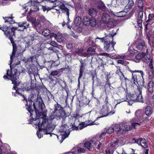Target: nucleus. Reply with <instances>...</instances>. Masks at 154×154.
Wrapping results in <instances>:
<instances>
[{
	"label": "nucleus",
	"mask_w": 154,
	"mask_h": 154,
	"mask_svg": "<svg viewBox=\"0 0 154 154\" xmlns=\"http://www.w3.org/2000/svg\"><path fill=\"white\" fill-rule=\"evenodd\" d=\"M106 133L105 132H103L101 133L99 135L98 139H99V141L104 142L105 140V136Z\"/></svg>",
	"instance_id": "nucleus-36"
},
{
	"label": "nucleus",
	"mask_w": 154,
	"mask_h": 154,
	"mask_svg": "<svg viewBox=\"0 0 154 154\" xmlns=\"http://www.w3.org/2000/svg\"><path fill=\"white\" fill-rule=\"evenodd\" d=\"M116 57L118 59H121L122 60H126V57L125 55H118Z\"/></svg>",
	"instance_id": "nucleus-59"
},
{
	"label": "nucleus",
	"mask_w": 154,
	"mask_h": 154,
	"mask_svg": "<svg viewBox=\"0 0 154 154\" xmlns=\"http://www.w3.org/2000/svg\"><path fill=\"white\" fill-rule=\"evenodd\" d=\"M87 122L88 123L86 124L87 126L88 125H97L94 123V122H93L91 120H88Z\"/></svg>",
	"instance_id": "nucleus-54"
},
{
	"label": "nucleus",
	"mask_w": 154,
	"mask_h": 154,
	"mask_svg": "<svg viewBox=\"0 0 154 154\" xmlns=\"http://www.w3.org/2000/svg\"><path fill=\"white\" fill-rule=\"evenodd\" d=\"M113 125V127L114 128V130L116 131L119 132L122 130V128L121 127L120 125L119 124H115Z\"/></svg>",
	"instance_id": "nucleus-33"
},
{
	"label": "nucleus",
	"mask_w": 154,
	"mask_h": 154,
	"mask_svg": "<svg viewBox=\"0 0 154 154\" xmlns=\"http://www.w3.org/2000/svg\"><path fill=\"white\" fill-rule=\"evenodd\" d=\"M78 126H77L75 125V123L73 124H72L71 125V128L73 130H78Z\"/></svg>",
	"instance_id": "nucleus-58"
},
{
	"label": "nucleus",
	"mask_w": 154,
	"mask_h": 154,
	"mask_svg": "<svg viewBox=\"0 0 154 154\" xmlns=\"http://www.w3.org/2000/svg\"><path fill=\"white\" fill-rule=\"evenodd\" d=\"M60 128V136L61 137L62 139H63L62 140H63L68 137L70 131L69 130L68 126L66 124L63 125H62Z\"/></svg>",
	"instance_id": "nucleus-10"
},
{
	"label": "nucleus",
	"mask_w": 154,
	"mask_h": 154,
	"mask_svg": "<svg viewBox=\"0 0 154 154\" xmlns=\"http://www.w3.org/2000/svg\"><path fill=\"white\" fill-rule=\"evenodd\" d=\"M131 142L132 143H137L139 145H140L144 148L148 149L147 142L144 138H133L131 140Z\"/></svg>",
	"instance_id": "nucleus-11"
},
{
	"label": "nucleus",
	"mask_w": 154,
	"mask_h": 154,
	"mask_svg": "<svg viewBox=\"0 0 154 154\" xmlns=\"http://www.w3.org/2000/svg\"><path fill=\"white\" fill-rule=\"evenodd\" d=\"M34 38L31 36L28 35L24 38V42L26 44L25 48H28L33 44Z\"/></svg>",
	"instance_id": "nucleus-15"
},
{
	"label": "nucleus",
	"mask_w": 154,
	"mask_h": 154,
	"mask_svg": "<svg viewBox=\"0 0 154 154\" xmlns=\"http://www.w3.org/2000/svg\"><path fill=\"white\" fill-rule=\"evenodd\" d=\"M117 63H118L121 64L125 66L128 64V62L125 61L123 60L119 59L117 61Z\"/></svg>",
	"instance_id": "nucleus-46"
},
{
	"label": "nucleus",
	"mask_w": 154,
	"mask_h": 154,
	"mask_svg": "<svg viewBox=\"0 0 154 154\" xmlns=\"http://www.w3.org/2000/svg\"><path fill=\"white\" fill-rule=\"evenodd\" d=\"M50 44L51 46L57 47L58 46V44L54 41H52L51 42Z\"/></svg>",
	"instance_id": "nucleus-56"
},
{
	"label": "nucleus",
	"mask_w": 154,
	"mask_h": 154,
	"mask_svg": "<svg viewBox=\"0 0 154 154\" xmlns=\"http://www.w3.org/2000/svg\"><path fill=\"white\" fill-rule=\"evenodd\" d=\"M135 115V117L132 121H135L137 122L140 123L141 125V123L140 121L142 120L143 115V112L141 110H138L136 111Z\"/></svg>",
	"instance_id": "nucleus-14"
},
{
	"label": "nucleus",
	"mask_w": 154,
	"mask_h": 154,
	"mask_svg": "<svg viewBox=\"0 0 154 154\" xmlns=\"http://www.w3.org/2000/svg\"><path fill=\"white\" fill-rule=\"evenodd\" d=\"M54 112L58 114L60 117L62 118L65 115V112L63 111V108L57 103L54 105Z\"/></svg>",
	"instance_id": "nucleus-13"
},
{
	"label": "nucleus",
	"mask_w": 154,
	"mask_h": 154,
	"mask_svg": "<svg viewBox=\"0 0 154 154\" xmlns=\"http://www.w3.org/2000/svg\"><path fill=\"white\" fill-rule=\"evenodd\" d=\"M87 126V125L85 124V122H82V124H80L78 125V130L82 129L83 128Z\"/></svg>",
	"instance_id": "nucleus-47"
},
{
	"label": "nucleus",
	"mask_w": 154,
	"mask_h": 154,
	"mask_svg": "<svg viewBox=\"0 0 154 154\" xmlns=\"http://www.w3.org/2000/svg\"><path fill=\"white\" fill-rule=\"evenodd\" d=\"M111 109V106H108L107 105H103L100 112V113L102 114V116L97 117V119H98L100 118L109 115H111L113 114L114 112L111 111L110 110Z\"/></svg>",
	"instance_id": "nucleus-8"
},
{
	"label": "nucleus",
	"mask_w": 154,
	"mask_h": 154,
	"mask_svg": "<svg viewBox=\"0 0 154 154\" xmlns=\"http://www.w3.org/2000/svg\"><path fill=\"white\" fill-rule=\"evenodd\" d=\"M18 26L21 28L18 29V30L19 31H23L25 29H27L30 28L29 23L26 21L19 23H18Z\"/></svg>",
	"instance_id": "nucleus-17"
},
{
	"label": "nucleus",
	"mask_w": 154,
	"mask_h": 154,
	"mask_svg": "<svg viewBox=\"0 0 154 154\" xmlns=\"http://www.w3.org/2000/svg\"><path fill=\"white\" fill-rule=\"evenodd\" d=\"M75 24L77 26H79L82 22V19L81 17L79 16L76 17L74 21Z\"/></svg>",
	"instance_id": "nucleus-27"
},
{
	"label": "nucleus",
	"mask_w": 154,
	"mask_h": 154,
	"mask_svg": "<svg viewBox=\"0 0 154 154\" xmlns=\"http://www.w3.org/2000/svg\"><path fill=\"white\" fill-rule=\"evenodd\" d=\"M42 33V35L45 36H48L50 34V30L47 29H43Z\"/></svg>",
	"instance_id": "nucleus-39"
},
{
	"label": "nucleus",
	"mask_w": 154,
	"mask_h": 154,
	"mask_svg": "<svg viewBox=\"0 0 154 154\" xmlns=\"http://www.w3.org/2000/svg\"><path fill=\"white\" fill-rule=\"evenodd\" d=\"M149 153V149H147L144 150L143 153L141 154H148Z\"/></svg>",
	"instance_id": "nucleus-63"
},
{
	"label": "nucleus",
	"mask_w": 154,
	"mask_h": 154,
	"mask_svg": "<svg viewBox=\"0 0 154 154\" xmlns=\"http://www.w3.org/2000/svg\"><path fill=\"white\" fill-rule=\"evenodd\" d=\"M72 151L71 152L69 151L68 152H66L63 154H76L74 150Z\"/></svg>",
	"instance_id": "nucleus-64"
},
{
	"label": "nucleus",
	"mask_w": 154,
	"mask_h": 154,
	"mask_svg": "<svg viewBox=\"0 0 154 154\" xmlns=\"http://www.w3.org/2000/svg\"><path fill=\"white\" fill-rule=\"evenodd\" d=\"M55 39H56L57 41L59 43L61 42L64 40L63 38V35L61 34L57 35Z\"/></svg>",
	"instance_id": "nucleus-42"
},
{
	"label": "nucleus",
	"mask_w": 154,
	"mask_h": 154,
	"mask_svg": "<svg viewBox=\"0 0 154 154\" xmlns=\"http://www.w3.org/2000/svg\"><path fill=\"white\" fill-rule=\"evenodd\" d=\"M142 81L143 82V85H140L138 83H136L135 84L137 88V89L136 90L135 94H132L131 99L132 100H135L139 102H143V98L141 94V90L142 87L144 86V82L143 80Z\"/></svg>",
	"instance_id": "nucleus-6"
},
{
	"label": "nucleus",
	"mask_w": 154,
	"mask_h": 154,
	"mask_svg": "<svg viewBox=\"0 0 154 154\" xmlns=\"http://www.w3.org/2000/svg\"><path fill=\"white\" fill-rule=\"evenodd\" d=\"M119 76L120 77V79L122 82H124L125 81H126V80H128V79L125 77L123 73L122 74H121Z\"/></svg>",
	"instance_id": "nucleus-49"
},
{
	"label": "nucleus",
	"mask_w": 154,
	"mask_h": 154,
	"mask_svg": "<svg viewBox=\"0 0 154 154\" xmlns=\"http://www.w3.org/2000/svg\"><path fill=\"white\" fill-rule=\"evenodd\" d=\"M58 82L62 87L66 91L67 90V87L65 81L61 80H60Z\"/></svg>",
	"instance_id": "nucleus-31"
},
{
	"label": "nucleus",
	"mask_w": 154,
	"mask_h": 154,
	"mask_svg": "<svg viewBox=\"0 0 154 154\" xmlns=\"http://www.w3.org/2000/svg\"><path fill=\"white\" fill-rule=\"evenodd\" d=\"M154 77V71L153 70H151L149 72V78L152 79Z\"/></svg>",
	"instance_id": "nucleus-52"
},
{
	"label": "nucleus",
	"mask_w": 154,
	"mask_h": 154,
	"mask_svg": "<svg viewBox=\"0 0 154 154\" xmlns=\"http://www.w3.org/2000/svg\"><path fill=\"white\" fill-rule=\"evenodd\" d=\"M154 82L153 80L150 81L148 86V91L146 92L149 99L152 101L154 99Z\"/></svg>",
	"instance_id": "nucleus-9"
},
{
	"label": "nucleus",
	"mask_w": 154,
	"mask_h": 154,
	"mask_svg": "<svg viewBox=\"0 0 154 154\" xmlns=\"http://www.w3.org/2000/svg\"><path fill=\"white\" fill-rule=\"evenodd\" d=\"M88 14L91 16L95 17L97 15L98 11L95 8H90L88 10Z\"/></svg>",
	"instance_id": "nucleus-19"
},
{
	"label": "nucleus",
	"mask_w": 154,
	"mask_h": 154,
	"mask_svg": "<svg viewBox=\"0 0 154 154\" xmlns=\"http://www.w3.org/2000/svg\"><path fill=\"white\" fill-rule=\"evenodd\" d=\"M153 112V109L152 107L149 106H147L145 108V113L147 116L151 115Z\"/></svg>",
	"instance_id": "nucleus-24"
},
{
	"label": "nucleus",
	"mask_w": 154,
	"mask_h": 154,
	"mask_svg": "<svg viewBox=\"0 0 154 154\" xmlns=\"http://www.w3.org/2000/svg\"><path fill=\"white\" fill-rule=\"evenodd\" d=\"M90 18L87 16H84L83 19V23L84 25L89 26L90 24Z\"/></svg>",
	"instance_id": "nucleus-26"
},
{
	"label": "nucleus",
	"mask_w": 154,
	"mask_h": 154,
	"mask_svg": "<svg viewBox=\"0 0 154 154\" xmlns=\"http://www.w3.org/2000/svg\"><path fill=\"white\" fill-rule=\"evenodd\" d=\"M110 42H109L106 41H105L104 43V49L105 51H109L111 49L110 48Z\"/></svg>",
	"instance_id": "nucleus-35"
},
{
	"label": "nucleus",
	"mask_w": 154,
	"mask_h": 154,
	"mask_svg": "<svg viewBox=\"0 0 154 154\" xmlns=\"http://www.w3.org/2000/svg\"><path fill=\"white\" fill-rule=\"evenodd\" d=\"M54 5L53 6V7H58L63 12L66 14L67 17L68 21L66 24L68 28H70V25L69 24L70 21L69 18V9L65 6L63 3L62 0H54Z\"/></svg>",
	"instance_id": "nucleus-4"
},
{
	"label": "nucleus",
	"mask_w": 154,
	"mask_h": 154,
	"mask_svg": "<svg viewBox=\"0 0 154 154\" xmlns=\"http://www.w3.org/2000/svg\"><path fill=\"white\" fill-rule=\"evenodd\" d=\"M87 51L89 53L91 56H94L96 54L95 49L91 47L88 49Z\"/></svg>",
	"instance_id": "nucleus-32"
},
{
	"label": "nucleus",
	"mask_w": 154,
	"mask_h": 154,
	"mask_svg": "<svg viewBox=\"0 0 154 154\" xmlns=\"http://www.w3.org/2000/svg\"><path fill=\"white\" fill-rule=\"evenodd\" d=\"M121 125L124 131H128L131 130L133 128H136V127L140 125V123L132 120L131 122H122Z\"/></svg>",
	"instance_id": "nucleus-7"
},
{
	"label": "nucleus",
	"mask_w": 154,
	"mask_h": 154,
	"mask_svg": "<svg viewBox=\"0 0 154 154\" xmlns=\"http://www.w3.org/2000/svg\"><path fill=\"white\" fill-rule=\"evenodd\" d=\"M32 25L34 27L36 28L37 27L39 26V22H36V21H35V22H34L32 24Z\"/></svg>",
	"instance_id": "nucleus-61"
},
{
	"label": "nucleus",
	"mask_w": 154,
	"mask_h": 154,
	"mask_svg": "<svg viewBox=\"0 0 154 154\" xmlns=\"http://www.w3.org/2000/svg\"><path fill=\"white\" fill-rule=\"evenodd\" d=\"M145 48V45L144 42L142 41L136 45L137 48L140 50L144 49Z\"/></svg>",
	"instance_id": "nucleus-25"
},
{
	"label": "nucleus",
	"mask_w": 154,
	"mask_h": 154,
	"mask_svg": "<svg viewBox=\"0 0 154 154\" xmlns=\"http://www.w3.org/2000/svg\"><path fill=\"white\" fill-rule=\"evenodd\" d=\"M147 60L148 61L147 62H146V63H148L149 62V66L150 68L152 69H152L153 68V66L152 65V59H151L150 58V57H147Z\"/></svg>",
	"instance_id": "nucleus-41"
},
{
	"label": "nucleus",
	"mask_w": 154,
	"mask_h": 154,
	"mask_svg": "<svg viewBox=\"0 0 154 154\" xmlns=\"http://www.w3.org/2000/svg\"><path fill=\"white\" fill-rule=\"evenodd\" d=\"M142 18H137V23L139 26L140 27H142Z\"/></svg>",
	"instance_id": "nucleus-51"
},
{
	"label": "nucleus",
	"mask_w": 154,
	"mask_h": 154,
	"mask_svg": "<svg viewBox=\"0 0 154 154\" xmlns=\"http://www.w3.org/2000/svg\"><path fill=\"white\" fill-rule=\"evenodd\" d=\"M153 14H149V15L148 19L146 22H148L150 24H152L154 23V19L153 17Z\"/></svg>",
	"instance_id": "nucleus-30"
},
{
	"label": "nucleus",
	"mask_w": 154,
	"mask_h": 154,
	"mask_svg": "<svg viewBox=\"0 0 154 154\" xmlns=\"http://www.w3.org/2000/svg\"><path fill=\"white\" fill-rule=\"evenodd\" d=\"M146 54L144 53H138L135 56L134 58L133 59V61L136 63H139L141 60L144 62H147Z\"/></svg>",
	"instance_id": "nucleus-12"
},
{
	"label": "nucleus",
	"mask_w": 154,
	"mask_h": 154,
	"mask_svg": "<svg viewBox=\"0 0 154 154\" xmlns=\"http://www.w3.org/2000/svg\"><path fill=\"white\" fill-rule=\"evenodd\" d=\"M90 25L92 27H94L97 24L96 20L93 17L90 18Z\"/></svg>",
	"instance_id": "nucleus-34"
},
{
	"label": "nucleus",
	"mask_w": 154,
	"mask_h": 154,
	"mask_svg": "<svg viewBox=\"0 0 154 154\" xmlns=\"http://www.w3.org/2000/svg\"><path fill=\"white\" fill-rule=\"evenodd\" d=\"M16 95H17V94ZM17 95V96H20L23 97L24 99L23 100H26L27 106L26 109L30 113L31 116H32L31 112L33 111L32 109V104L33 103V107L35 111L36 114V118L35 119L32 118L33 120V123L35 125H37L40 128H42L45 134H50L51 136V133L55 127L54 125L52 123L51 120L56 117H58L60 118L61 117H60L58 114L53 112L49 116V119H47L46 113L45 112V110L44 111L43 110L45 105L42 99L39 101L38 104V108L39 110H41V112L38 113L35 104L34 102L31 100H29L28 101L25 97H24H24L18 94Z\"/></svg>",
	"instance_id": "nucleus-1"
},
{
	"label": "nucleus",
	"mask_w": 154,
	"mask_h": 154,
	"mask_svg": "<svg viewBox=\"0 0 154 154\" xmlns=\"http://www.w3.org/2000/svg\"><path fill=\"white\" fill-rule=\"evenodd\" d=\"M94 144L95 146H96L97 145V146L96 148L97 149L100 150L104 145V142L100 141H96L95 142L94 141Z\"/></svg>",
	"instance_id": "nucleus-23"
},
{
	"label": "nucleus",
	"mask_w": 154,
	"mask_h": 154,
	"mask_svg": "<svg viewBox=\"0 0 154 154\" xmlns=\"http://www.w3.org/2000/svg\"><path fill=\"white\" fill-rule=\"evenodd\" d=\"M66 45L67 48L70 49L73 47V45L72 42H68Z\"/></svg>",
	"instance_id": "nucleus-55"
},
{
	"label": "nucleus",
	"mask_w": 154,
	"mask_h": 154,
	"mask_svg": "<svg viewBox=\"0 0 154 154\" xmlns=\"http://www.w3.org/2000/svg\"><path fill=\"white\" fill-rule=\"evenodd\" d=\"M134 51L133 50L128 49V51L125 54L126 60H130L133 56Z\"/></svg>",
	"instance_id": "nucleus-20"
},
{
	"label": "nucleus",
	"mask_w": 154,
	"mask_h": 154,
	"mask_svg": "<svg viewBox=\"0 0 154 154\" xmlns=\"http://www.w3.org/2000/svg\"><path fill=\"white\" fill-rule=\"evenodd\" d=\"M80 62L81 65L80 66V68L79 69V76L78 78V82L79 83L80 79H81L83 75V72L85 69V67L86 65V63L82 60L80 61Z\"/></svg>",
	"instance_id": "nucleus-16"
},
{
	"label": "nucleus",
	"mask_w": 154,
	"mask_h": 154,
	"mask_svg": "<svg viewBox=\"0 0 154 154\" xmlns=\"http://www.w3.org/2000/svg\"><path fill=\"white\" fill-rule=\"evenodd\" d=\"M119 141L116 140L115 141H112L110 143V147L113 149H115L119 146Z\"/></svg>",
	"instance_id": "nucleus-22"
},
{
	"label": "nucleus",
	"mask_w": 154,
	"mask_h": 154,
	"mask_svg": "<svg viewBox=\"0 0 154 154\" xmlns=\"http://www.w3.org/2000/svg\"><path fill=\"white\" fill-rule=\"evenodd\" d=\"M72 150H74L76 154L85 153L86 152V150L84 148L81 147L79 146L74 147Z\"/></svg>",
	"instance_id": "nucleus-18"
},
{
	"label": "nucleus",
	"mask_w": 154,
	"mask_h": 154,
	"mask_svg": "<svg viewBox=\"0 0 154 154\" xmlns=\"http://www.w3.org/2000/svg\"><path fill=\"white\" fill-rule=\"evenodd\" d=\"M108 97L107 96H106V97L105 100V102H104L105 103L104 105H107L108 106H110V104L109 103H108Z\"/></svg>",
	"instance_id": "nucleus-60"
},
{
	"label": "nucleus",
	"mask_w": 154,
	"mask_h": 154,
	"mask_svg": "<svg viewBox=\"0 0 154 154\" xmlns=\"http://www.w3.org/2000/svg\"><path fill=\"white\" fill-rule=\"evenodd\" d=\"M128 69L132 73V81L134 83L136 84L138 83L140 85H143V82L142 81L143 79V76L144 75L143 72L141 70L134 71L131 70L130 68L128 67Z\"/></svg>",
	"instance_id": "nucleus-3"
},
{
	"label": "nucleus",
	"mask_w": 154,
	"mask_h": 154,
	"mask_svg": "<svg viewBox=\"0 0 154 154\" xmlns=\"http://www.w3.org/2000/svg\"><path fill=\"white\" fill-rule=\"evenodd\" d=\"M123 1L124 2L123 4H126L127 3V0H121V1ZM128 4H129V5L130 6H132L134 5V3L133 2V0H128Z\"/></svg>",
	"instance_id": "nucleus-43"
},
{
	"label": "nucleus",
	"mask_w": 154,
	"mask_h": 154,
	"mask_svg": "<svg viewBox=\"0 0 154 154\" xmlns=\"http://www.w3.org/2000/svg\"><path fill=\"white\" fill-rule=\"evenodd\" d=\"M114 131V128L113 127V125H112L107 129L106 132L107 133L110 134L113 133Z\"/></svg>",
	"instance_id": "nucleus-44"
},
{
	"label": "nucleus",
	"mask_w": 154,
	"mask_h": 154,
	"mask_svg": "<svg viewBox=\"0 0 154 154\" xmlns=\"http://www.w3.org/2000/svg\"><path fill=\"white\" fill-rule=\"evenodd\" d=\"M93 140H91V142L88 141L85 143L84 144V146L88 150H90L91 148V142H94Z\"/></svg>",
	"instance_id": "nucleus-28"
},
{
	"label": "nucleus",
	"mask_w": 154,
	"mask_h": 154,
	"mask_svg": "<svg viewBox=\"0 0 154 154\" xmlns=\"http://www.w3.org/2000/svg\"><path fill=\"white\" fill-rule=\"evenodd\" d=\"M92 41V38L91 37H87L85 39V43L87 44L88 45H91Z\"/></svg>",
	"instance_id": "nucleus-38"
},
{
	"label": "nucleus",
	"mask_w": 154,
	"mask_h": 154,
	"mask_svg": "<svg viewBox=\"0 0 154 154\" xmlns=\"http://www.w3.org/2000/svg\"><path fill=\"white\" fill-rule=\"evenodd\" d=\"M110 19V17L108 14H103V15L102 17V20L104 23H108Z\"/></svg>",
	"instance_id": "nucleus-21"
},
{
	"label": "nucleus",
	"mask_w": 154,
	"mask_h": 154,
	"mask_svg": "<svg viewBox=\"0 0 154 154\" xmlns=\"http://www.w3.org/2000/svg\"><path fill=\"white\" fill-rule=\"evenodd\" d=\"M28 21L31 22L32 24L34 22L36 21V18L32 17H30L29 18H27Z\"/></svg>",
	"instance_id": "nucleus-50"
},
{
	"label": "nucleus",
	"mask_w": 154,
	"mask_h": 154,
	"mask_svg": "<svg viewBox=\"0 0 154 154\" xmlns=\"http://www.w3.org/2000/svg\"><path fill=\"white\" fill-rule=\"evenodd\" d=\"M142 10H140V11H139L138 15V18H143V13Z\"/></svg>",
	"instance_id": "nucleus-57"
},
{
	"label": "nucleus",
	"mask_w": 154,
	"mask_h": 154,
	"mask_svg": "<svg viewBox=\"0 0 154 154\" xmlns=\"http://www.w3.org/2000/svg\"><path fill=\"white\" fill-rule=\"evenodd\" d=\"M58 73V72L57 71H52L51 73V75H57Z\"/></svg>",
	"instance_id": "nucleus-62"
},
{
	"label": "nucleus",
	"mask_w": 154,
	"mask_h": 154,
	"mask_svg": "<svg viewBox=\"0 0 154 154\" xmlns=\"http://www.w3.org/2000/svg\"><path fill=\"white\" fill-rule=\"evenodd\" d=\"M3 18L5 20V22H8L9 23L12 24L14 23V21L13 20V18L12 16L10 17H5Z\"/></svg>",
	"instance_id": "nucleus-29"
},
{
	"label": "nucleus",
	"mask_w": 154,
	"mask_h": 154,
	"mask_svg": "<svg viewBox=\"0 0 154 154\" xmlns=\"http://www.w3.org/2000/svg\"><path fill=\"white\" fill-rule=\"evenodd\" d=\"M137 5L140 8V10H143V2L142 0H137Z\"/></svg>",
	"instance_id": "nucleus-40"
},
{
	"label": "nucleus",
	"mask_w": 154,
	"mask_h": 154,
	"mask_svg": "<svg viewBox=\"0 0 154 154\" xmlns=\"http://www.w3.org/2000/svg\"><path fill=\"white\" fill-rule=\"evenodd\" d=\"M113 35H109L106 36L105 38V41H106L109 42H111V41L113 40Z\"/></svg>",
	"instance_id": "nucleus-37"
},
{
	"label": "nucleus",
	"mask_w": 154,
	"mask_h": 154,
	"mask_svg": "<svg viewBox=\"0 0 154 154\" xmlns=\"http://www.w3.org/2000/svg\"><path fill=\"white\" fill-rule=\"evenodd\" d=\"M40 4L37 0H30V1L28 2L26 4L22 6L23 9L26 12L29 7L31 6V8L30 10V13H32L33 12H36L39 10L38 5Z\"/></svg>",
	"instance_id": "nucleus-5"
},
{
	"label": "nucleus",
	"mask_w": 154,
	"mask_h": 154,
	"mask_svg": "<svg viewBox=\"0 0 154 154\" xmlns=\"http://www.w3.org/2000/svg\"><path fill=\"white\" fill-rule=\"evenodd\" d=\"M45 17L42 15H39L38 17L37 20L39 22H44L46 20Z\"/></svg>",
	"instance_id": "nucleus-45"
},
{
	"label": "nucleus",
	"mask_w": 154,
	"mask_h": 154,
	"mask_svg": "<svg viewBox=\"0 0 154 154\" xmlns=\"http://www.w3.org/2000/svg\"><path fill=\"white\" fill-rule=\"evenodd\" d=\"M118 90L119 92H125L126 93L127 92V90L126 89V90L124 88L122 87H120L118 88Z\"/></svg>",
	"instance_id": "nucleus-53"
},
{
	"label": "nucleus",
	"mask_w": 154,
	"mask_h": 154,
	"mask_svg": "<svg viewBox=\"0 0 154 154\" xmlns=\"http://www.w3.org/2000/svg\"><path fill=\"white\" fill-rule=\"evenodd\" d=\"M17 29V28L14 27H7L5 26L3 27H2L0 29L4 32V34L5 36L8 38L10 40L13 45V51L11 55L10 56V63L9 64L11 71H9V70L7 71L6 74L7 75H4L3 76L4 79H10L12 81V83L14 84V86L13 88L15 90V92L14 93V95L15 96H17L18 94L19 96H21L25 98L24 95L22 94L21 92L22 91L20 89H18L17 87V86L20 83L17 80L18 79V77L17 74V70L15 68L12 69L11 67V64L12 62V57L14 56L16 51H17V48L16 45L15 44L14 42L13 38L15 37L14 31Z\"/></svg>",
	"instance_id": "nucleus-2"
},
{
	"label": "nucleus",
	"mask_w": 154,
	"mask_h": 154,
	"mask_svg": "<svg viewBox=\"0 0 154 154\" xmlns=\"http://www.w3.org/2000/svg\"><path fill=\"white\" fill-rule=\"evenodd\" d=\"M38 128H39V130L38 131H37V136L38 137V138H41V137H42V136H43V135L40 133V130H43V131H44L43 129L42 128H40L38 126ZM44 132V131H43ZM45 133V132H44Z\"/></svg>",
	"instance_id": "nucleus-48"
}]
</instances>
